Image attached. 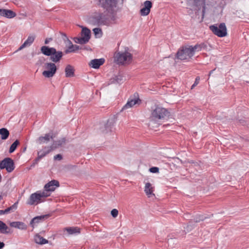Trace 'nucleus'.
I'll list each match as a JSON object with an SVG mask.
<instances>
[{
  "label": "nucleus",
  "instance_id": "f257e3e1",
  "mask_svg": "<svg viewBox=\"0 0 249 249\" xmlns=\"http://www.w3.org/2000/svg\"><path fill=\"white\" fill-rule=\"evenodd\" d=\"M40 51L44 55L50 56V59L54 63L59 62L64 55L62 51H56L55 48L47 46H42Z\"/></svg>",
  "mask_w": 249,
  "mask_h": 249
},
{
  "label": "nucleus",
  "instance_id": "f03ea898",
  "mask_svg": "<svg viewBox=\"0 0 249 249\" xmlns=\"http://www.w3.org/2000/svg\"><path fill=\"white\" fill-rule=\"evenodd\" d=\"M170 116V112L165 108L156 106L152 111L150 118L151 120L157 121L159 120L168 119Z\"/></svg>",
  "mask_w": 249,
  "mask_h": 249
},
{
  "label": "nucleus",
  "instance_id": "7ed1b4c3",
  "mask_svg": "<svg viewBox=\"0 0 249 249\" xmlns=\"http://www.w3.org/2000/svg\"><path fill=\"white\" fill-rule=\"evenodd\" d=\"M128 47L125 48L124 52H116L114 54V61L119 65H124V63H129L132 60L133 55L128 52Z\"/></svg>",
  "mask_w": 249,
  "mask_h": 249
},
{
  "label": "nucleus",
  "instance_id": "20e7f679",
  "mask_svg": "<svg viewBox=\"0 0 249 249\" xmlns=\"http://www.w3.org/2000/svg\"><path fill=\"white\" fill-rule=\"evenodd\" d=\"M98 5L109 12L116 8L118 4H122L124 0H97Z\"/></svg>",
  "mask_w": 249,
  "mask_h": 249
},
{
  "label": "nucleus",
  "instance_id": "39448f33",
  "mask_svg": "<svg viewBox=\"0 0 249 249\" xmlns=\"http://www.w3.org/2000/svg\"><path fill=\"white\" fill-rule=\"evenodd\" d=\"M193 55L194 53L190 45L181 47L176 53L177 58L181 60L191 58Z\"/></svg>",
  "mask_w": 249,
  "mask_h": 249
},
{
  "label": "nucleus",
  "instance_id": "423d86ee",
  "mask_svg": "<svg viewBox=\"0 0 249 249\" xmlns=\"http://www.w3.org/2000/svg\"><path fill=\"white\" fill-rule=\"evenodd\" d=\"M212 32L218 37H222L227 36V28L225 23H221L218 26L214 24L210 26Z\"/></svg>",
  "mask_w": 249,
  "mask_h": 249
},
{
  "label": "nucleus",
  "instance_id": "0eeeda50",
  "mask_svg": "<svg viewBox=\"0 0 249 249\" xmlns=\"http://www.w3.org/2000/svg\"><path fill=\"white\" fill-rule=\"evenodd\" d=\"M108 21L106 18H105V14L103 13L93 16L89 18V21L92 25L98 26L107 25Z\"/></svg>",
  "mask_w": 249,
  "mask_h": 249
},
{
  "label": "nucleus",
  "instance_id": "6e6552de",
  "mask_svg": "<svg viewBox=\"0 0 249 249\" xmlns=\"http://www.w3.org/2000/svg\"><path fill=\"white\" fill-rule=\"evenodd\" d=\"M15 168L14 161L10 158H5L0 162V169H6L7 172L11 173Z\"/></svg>",
  "mask_w": 249,
  "mask_h": 249
},
{
  "label": "nucleus",
  "instance_id": "1a4fd4ad",
  "mask_svg": "<svg viewBox=\"0 0 249 249\" xmlns=\"http://www.w3.org/2000/svg\"><path fill=\"white\" fill-rule=\"evenodd\" d=\"M44 67L48 70L43 71L42 75L46 78L53 77L57 71V67L55 64L52 62L46 63Z\"/></svg>",
  "mask_w": 249,
  "mask_h": 249
},
{
  "label": "nucleus",
  "instance_id": "9d476101",
  "mask_svg": "<svg viewBox=\"0 0 249 249\" xmlns=\"http://www.w3.org/2000/svg\"><path fill=\"white\" fill-rule=\"evenodd\" d=\"M188 2L192 3L194 6L197 8V11L200 10L202 7V16L203 18L205 11V0H188Z\"/></svg>",
  "mask_w": 249,
  "mask_h": 249
},
{
  "label": "nucleus",
  "instance_id": "9b49d317",
  "mask_svg": "<svg viewBox=\"0 0 249 249\" xmlns=\"http://www.w3.org/2000/svg\"><path fill=\"white\" fill-rule=\"evenodd\" d=\"M152 2L150 0H146L143 3V7L140 10V14L142 16H146L150 12L151 8L152 7Z\"/></svg>",
  "mask_w": 249,
  "mask_h": 249
},
{
  "label": "nucleus",
  "instance_id": "f8f14e48",
  "mask_svg": "<svg viewBox=\"0 0 249 249\" xmlns=\"http://www.w3.org/2000/svg\"><path fill=\"white\" fill-rule=\"evenodd\" d=\"M115 118L112 117L108 119L107 123L103 128H101L100 130L103 133H107L111 131V129L115 123Z\"/></svg>",
  "mask_w": 249,
  "mask_h": 249
},
{
  "label": "nucleus",
  "instance_id": "ddd939ff",
  "mask_svg": "<svg viewBox=\"0 0 249 249\" xmlns=\"http://www.w3.org/2000/svg\"><path fill=\"white\" fill-rule=\"evenodd\" d=\"M51 216L50 214H46L44 215H41L39 216H36L34 217L30 222V225L34 228L35 227V224H37L40 222H43L45 220L47 219Z\"/></svg>",
  "mask_w": 249,
  "mask_h": 249
},
{
  "label": "nucleus",
  "instance_id": "4468645a",
  "mask_svg": "<svg viewBox=\"0 0 249 249\" xmlns=\"http://www.w3.org/2000/svg\"><path fill=\"white\" fill-rule=\"evenodd\" d=\"M41 202L40 197L39 195V192H36L31 194L29 199L27 202V204L32 205L34 204H37Z\"/></svg>",
  "mask_w": 249,
  "mask_h": 249
},
{
  "label": "nucleus",
  "instance_id": "2eb2a0df",
  "mask_svg": "<svg viewBox=\"0 0 249 249\" xmlns=\"http://www.w3.org/2000/svg\"><path fill=\"white\" fill-rule=\"evenodd\" d=\"M55 186L59 187V182L58 181L53 179L46 183L44 188L47 192H53L55 189Z\"/></svg>",
  "mask_w": 249,
  "mask_h": 249
},
{
  "label": "nucleus",
  "instance_id": "dca6fc26",
  "mask_svg": "<svg viewBox=\"0 0 249 249\" xmlns=\"http://www.w3.org/2000/svg\"><path fill=\"white\" fill-rule=\"evenodd\" d=\"M105 18H106L108 20L107 25L111 23H115L117 20V15L114 12V9L112 11H108L107 14H105Z\"/></svg>",
  "mask_w": 249,
  "mask_h": 249
},
{
  "label": "nucleus",
  "instance_id": "f3484780",
  "mask_svg": "<svg viewBox=\"0 0 249 249\" xmlns=\"http://www.w3.org/2000/svg\"><path fill=\"white\" fill-rule=\"evenodd\" d=\"M16 13L11 10L0 9V16L8 18H11L16 16Z\"/></svg>",
  "mask_w": 249,
  "mask_h": 249
},
{
  "label": "nucleus",
  "instance_id": "a211bd4d",
  "mask_svg": "<svg viewBox=\"0 0 249 249\" xmlns=\"http://www.w3.org/2000/svg\"><path fill=\"white\" fill-rule=\"evenodd\" d=\"M105 60L104 58L94 59L91 60L89 63L90 67L97 69L105 63Z\"/></svg>",
  "mask_w": 249,
  "mask_h": 249
},
{
  "label": "nucleus",
  "instance_id": "6ab92c4d",
  "mask_svg": "<svg viewBox=\"0 0 249 249\" xmlns=\"http://www.w3.org/2000/svg\"><path fill=\"white\" fill-rule=\"evenodd\" d=\"M66 142L65 138H63L61 140L57 141H53L52 144L50 146L51 148H52V150L61 147L63 144H65Z\"/></svg>",
  "mask_w": 249,
  "mask_h": 249
},
{
  "label": "nucleus",
  "instance_id": "aec40b11",
  "mask_svg": "<svg viewBox=\"0 0 249 249\" xmlns=\"http://www.w3.org/2000/svg\"><path fill=\"white\" fill-rule=\"evenodd\" d=\"M81 36L83 37L86 40L89 42L91 37V31L87 27H82L81 32Z\"/></svg>",
  "mask_w": 249,
  "mask_h": 249
},
{
  "label": "nucleus",
  "instance_id": "412c9836",
  "mask_svg": "<svg viewBox=\"0 0 249 249\" xmlns=\"http://www.w3.org/2000/svg\"><path fill=\"white\" fill-rule=\"evenodd\" d=\"M10 226L22 230H26L27 229V226L24 222L20 221L11 222Z\"/></svg>",
  "mask_w": 249,
  "mask_h": 249
},
{
  "label": "nucleus",
  "instance_id": "4be33fe9",
  "mask_svg": "<svg viewBox=\"0 0 249 249\" xmlns=\"http://www.w3.org/2000/svg\"><path fill=\"white\" fill-rule=\"evenodd\" d=\"M75 70L71 65H67L65 69V76L66 77H72L74 76Z\"/></svg>",
  "mask_w": 249,
  "mask_h": 249
},
{
  "label": "nucleus",
  "instance_id": "5701e85b",
  "mask_svg": "<svg viewBox=\"0 0 249 249\" xmlns=\"http://www.w3.org/2000/svg\"><path fill=\"white\" fill-rule=\"evenodd\" d=\"M69 234H78L81 232V229L77 227H69L64 229Z\"/></svg>",
  "mask_w": 249,
  "mask_h": 249
},
{
  "label": "nucleus",
  "instance_id": "b1692460",
  "mask_svg": "<svg viewBox=\"0 0 249 249\" xmlns=\"http://www.w3.org/2000/svg\"><path fill=\"white\" fill-rule=\"evenodd\" d=\"M35 39V36H29L26 40L22 44L20 47L18 48V50H20L23 48L30 46L34 41Z\"/></svg>",
  "mask_w": 249,
  "mask_h": 249
},
{
  "label": "nucleus",
  "instance_id": "393cba45",
  "mask_svg": "<svg viewBox=\"0 0 249 249\" xmlns=\"http://www.w3.org/2000/svg\"><path fill=\"white\" fill-rule=\"evenodd\" d=\"M139 102H141V100L139 98L132 99L129 100L127 101V102L126 103V104L122 108V111H123L125 109L131 107L134 105H135V104L138 103Z\"/></svg>",
  "mask_w": 249,
  "mask_h": 249
},
{
  "label": "nucleus",
  "instance_id": "a878e982",
  "mask_svg": "<svg viewBox=\"0 0 249 249\" xmlns=\"http://www.w3.org/2000/svg\"><path fill=\"white\" fill-rule=\"evenodd\" d=\"M0 232L2 234H8L12 232L11 229L1 220H0Z\"/></svg>",
  "mask_w": 249,
  "mask_h": 249
},
{
  "label": "nucleus",
  "instance_id": "bb28decb",
  "mask_svg": "<svg viewBox=\"0 0 249 249\" xmlns=\"http://www.w3.org/2000/svg\"><path fill=\"white\" fill-rule=\"evenodd\" d=\"M34 241L35 243L40 245H44L48 243V240L44 238L38 234L35 235L34 237Z\"/></svg>",
  "mask_w": 249,
  "mask_h": 249
},
{
  "label": "nucleus",
  "instance_id": "cd10ccee",
  "mask_svg": "<svg viewBox=\"0 0 249 249\" xmlns=\"http://www.w3.org/2000/svg\"><path fill=\"white\" fill-rule=\"evenodd\" d=\"M10 133L9 130L6 128H1L0 129V135L2 140H6L9 137Z\"/></svg>",
  "mask_w": 249,
  "mask_h": 249
},
{
  "label": "nucleus",
  "instance_id": "c85d7f7f",
  "mask_svg": "<svg viewBox=\"0 0 249 249\" xmlns=\"http://www.w3.org/2000/svg\"><path fill=\"white\" fill-rule=\"evenodd\" d=\"M50 137L49 134L47 133L44 136H40L37 139V142L39 144L43 143H47L50 140Z\"/></svg>",
  "mask_w": 249,
  "mask_h": 249
},
{
  "label": "nucleus",
  "instance_id": "c756f323",
  "mask_svg": "<svg viewBox=\"0 0 249 249\" xmlns=\"http://www.w3.org/2000/svg\"><path fill=\"white\" fill-rule=\"evenodd\" d=\"M44 149H47L46 151H39L37 153L38 157L39 158L41 159L45 156H46L48 154H49L50 152H51L52 150V148H51L49 147H45Z\"/></svg>",
  "mask_w": 249,
  "mask_h": 249
},
{
  "label": "nucleus",
  "instance_id": "7c9ffc66",
  "mask_svg": "<svg viewBox=\"0 0 249 249\" xmlns=\"http://www.w3.org/2000/svg\"><path fill=\"white\" fill-rule=\"evenodd\" d=\"M72 39L75 43H77V44H82V45L85 44L88 42L82 36H81V37L76 36V37H73Z\"/></svg>",
  "mask_w": 249,
  "mask_h": 249
},
{
  "label": "nucleus",
  "instance_id": "2f4dec72",
  "mask_svg": "<svg viewBox=\"0 0 249 249\" xmlns=\"http://www.w3.org/2000/svg\"><path fill=\"white\" fill-rule=\"evenodd\" d=\"M153 188L151 184L149 182H147L145 184L144 192L147 195H150L153 194Z\"/></svg>",
  "mask_w": 249,
  "mask_h": 249
},
{
  "label": "nucleus",
  "instance_id": "473e14b6",
  "mask_svg": "<svg viewBox=\"0 0 249 249\" xmlns=\"http://www.w3.org/2000/svg\"><path fill=\"white\" fill-rule=\"evenodd\" d=\"M20 142L18 140H16L10 146L9 150L10 153H13L17 149L18 146Z\"/></svg>",
  "mask_w": 249,
  "mask_h": 249
},
{
  "label": "nucleus",
  "instance_id": "72a5a7b5",
  "mask_svg": "<svg viewBox=\"0 0 249 249\" xmlns=\"http://www.w3.org/2000/svg\"><path fill=\"white\" fill-rule=\"evenodd\" d=\"M123 77L122 75L118 74L113 78V82L119 84L123 81Z\"/></svg>",
  "mask_w": 249,
  "mask_h": 249
},
{
  "label": "nucleus",
  "instance_id": "f704fd0d",
  "mask_svg": "<svg viewBox=\"0 0 249 249\" xmlns=\"http://www.w3.org/2000/svg\"><path fill=\"white\" fill-rule=\"evenodd\" d=\"M73 47H74L73 44L70 45L67 47V48L65 50V51H64L65 53L68 54V53H74V50Z\"/></svg>",
  "mask_w": 249,
  "mask_h": 249
},
{
  "label": "nucleus",
  "instance_id": "c9c22d12",
  "mask_svg": "<svg viewBox=\"0 0 249 249\" xmlns=\"http://www.w3.org/2000/svg\"><path fill=\"white\" fill-rule=\"evenodd\" d=\"M190 47H191V49L193 51L194 54L196 52H199L201 51L198 43L196 44L194 46L190 45Z\"/></svg>",
  "mask_w": 249,
  "mask_h": 249
},
{
  "label": "nucleus",
  "instance_id": "e433bc0d",
  "mask_svg": "<svg viewBox=\"0 0 249 249\" xmlns=\"http://www.w3.org/2000/svg\"><path fill=\"white\" fill-rule=\"evenodd\" d=\"M39 192V195L40 197V198L42 197H47L48 196H50V194L48 193V192L46 191L45 190L40 192Z\"/></svg>",
  "mask_w": 249,
  "mask_h": 249
},
{
  "label": "nucleus",
  "instance_id": "4c0bfd02",
  "mask_svg": "<svg viewBox=\"0 0 249 249\" xmlns=\"http://www.w3.org/2000/svg\"><path fill=\"white\" fill-rule=\"evenodd\" d=\"M159 168L154 166L150 168L149 171L152 173H159Z\"/></svg>",
  "mask_w": 249,
  "mask_h": 249
},
{
  "label": "nucleus",
  "instance_id": "58836bf2",
  "mask_svg": "<svg viewBox=\"0 0 249 249\" xmlns=\"http://www.w3.org/2000/svg\"><path fill=\"white\" fill-rule=\"evenodd\" d=\"M93 32L95 36H97V35L101 34H102V29L100 28H95L93 29Z\"/></svg>",
  "mask_w": 249,
  "mask_h": 249
},
{
  "label": "nucleus",
  "instance_id": "ea45409f",
  "mask_svg": "<svg viewBox=\"0 0 249 249\" xmlns=\"http://www.w3.org/2000/svg\"><path fill=\"white\" fill-rule=\"evenodd\" d=\"M248 120L249 119H245V118L241 119L239 120L238 122L242 125L247 126V124L248 123Z\"/></svg>",
  "mask_w": 249,
  "mask_h": 249
},
{
  "label": "nucleus",
  "instance_id": "a19ab883",
  "mask_svg": "<svg viewBox=\"0 0 249 249\" xmlns=\"http://www.w3.org/2000/svg\"><path fill=\"white\" fill-rule=\"evenodd\" d=\"M118 214V211L116 209H113L111 211V215L113 218H115Z\"/></svg>",
  "mask_w": 249,
  "mask_h": 249
},
{
  "label": "nucleus",
  "instance_id": "79ce46f5",
  "mask_svg": "<svg viewBox=\"0 0 249 249\" xmlns=\"http://www.w3.org/2000/svg\"><path fill=\"white\" fill-rule=\"evenodd\" d=\"M199 80H200L199 77L197 76L195 79V81L194 83L191 87V89H194L199 83Z\"/></svg>",
  "mask_w": 249,
  "mask_h": 249
},
{
  "label": "nucleus",
  "instance_id": "37998d69",
  "mask_svg": "<svg viewBox=\"0 0 249 249\" xmlns=\"http://www.w3.org/2000/svg\"><path fill=\"white\" fill-rule=\"evenodd\" d=\"M41 159L39 158V157L37 156V158H36L33 161V162L31 165V168L34 167L36 164Z\"/></svg>",
  "mask_w": 249,
  "mask_h": 249
},
{
  "label": "nucleus",
  "instance_id": "c03bdc74",
  "mask_svg": "<svg viewBox=\"0 0 249 249\" xmlns=\"http://www.w3.org/2000/svg\"><path fill=\"white\" fill-rule=\"evenodd\" d=\"M198 45L200 48L201 50L206 49L207 48V46L205 43H201L198 44Z\"/></svg>",
  "mask_w": 249,
  "mask_h": 249
},
{
  "label": "nucleus",
  "instance_id": "a18cd8bd",
  "mask_svg": "<svg viewBox=\"0 0 249 249\" xmlns=\"http://www.w3.org/2000/svg\"><path fill=\"white\" fill-rule=\"evenodd\" d=\"M62 158H63L62 156L60 154H57L56 155H55L54 157V160H61L62 159Z\"/></svg>",
  "mask_w": 249,
  "mask_h": 249
},
{
  "label": "nucleus",
  "instance_id": "49530a36",
  "mask_svg": "<svg viewBox=\"0 0 249 249\" xmlns=\"http://www.w3.org/2000/svg\"><path fill=\"white\" fill-rule=\"evenodd\" d=\"M82 49L81 50H84L87 51H91V49L89 46H82Z\"/></svg>",
  "mask_w": 249,
  "mask_h": 249
},
{
  "label": "nucleus",
  "instance_id": "de8ad7c7",
  "mask_svg": "<svg viewBox=\"0 0 249 249\" xmlns=\"http://www.w3.org/2000/svg\"><path fill=\"white\" fill-rule=\"evenodd\" d=\"M18 202L15 203L14 204H13L11 206H10V207H11V210L12 211L13 210H16L17 208V204H18Z\"/></svg>",
  "mask_w": 249,
  "mask_h": 249
},
{
  "label": "nucleus",
  "instance_id": "09e8293b",
  "mask_svg": "<svg viewBox=\"0 0 249 249\" xmlns=\"http://www.w3.org/2000/svg\"><path fill=\"white\" fill-rule=\"evenodd\" d=\"M74 47H73V48H74V52H75L76 51H77L78 50H81L82 49V47H81V46L77 45H74Z\"/></svg>",
  "mask_w": 249,
  "mask_h": 249
},
{
  "label": "nucleus",
  "instance_id": "8fccbe9b",
  "mask_svg": "<svg viewBox=\"0 0 249 249\" xmlns=\"http://www.w3.org/2000/svg\"><path fill=\"white\" fill-rule=\"evenodd\" d=\"M49 134L50 136L51 137H50V139L53 140L56 137V134L53 133V131L49 133Z\"/></svg>",
  "mask_w": 249,
  "mask_h": 249
},
{
  "label": "nucleus",
  "instance_id": "3c124183",
  "mask_svg": "<svg viewBox=\"0 0 249 249\" xmlns=\"http://www.w3.org/2000/svg\"><path fill=\"white\" fill-rule=\"evenodd\" d=\"M52 39H53L52 38H46L45 40V42H44L45 44H48L50 41L52 40Z\"/></svg>",
  "mask_w": 249,
  "mask_h": 249
},
{
  "label": "nucleus",
  "instance_id": "603ef678",
  "mask_svg": "<svg viewBox=\"0 0 249 249\" xmlns=\"http://www.w3.org/2000/svg\"><path fill=\"white\" fill-rule=\"evenodd\" d=\"M4 210V212L6 213H9L11 211H12L11 210V207H9L8 208H7V209Z\"/></svg>",
  "mask_w": 249,
  "mask_h": 249
},
{
  "label": "nucleus",
  "instance_id": "864d4df0",
  "mask_svg": "<svg viewBox=\"0 0 249 249\" xmlns=\"http://www.w3.org/2000/svg\"><path fill=\"white\" fill-rule=\"evenodd\" d=\"M60 35L61 36V37H62V39L63 38H65V37H67V35L65 33H63V32H60Z\"/></svg>",
  "mask_w": 249,
  "mask_h": 249
},
{
  "label": "nucleus",
  "instance_id": "5fc2aeb1",
  "mask_svg": "<svg viewBox=\"0 0 249 249\" xmlns=\"http://www.w3.org/2000/svg\"><path fill=\"white\" fill-rule=\"evenodd\" d=\"M206 217H202V218H200V219H196V222H200V221H203V220H204L205 219H206Z\"/></svg>",
  "mask_w": 249,
  "mask_h": 249
},
{
  "label": "nucleus",
  "instance_id": "6e6d98bb",
  "mask_svg": "<svg viewBox=\"0 0 249 249\" xmlns=\"http://www.w3.org/2000/svg\"><path fill=\"white\" fill-rule=\"evenodd\" d=\"M5 244L3 242L0 241V249H2L4 248Z\"/></svg>",
  "mask_w": 249,
  "mask_h": 249
},
{
  "label": "nucleus",
  "instance_id": "4d7b16f0",
  "mask_svg": "<svg viewBox=\"0 0 249 249\" xmlns=\"http://www.w3.org/2000/svg\"><path fill=\"white\" fill-rule=\"evenodd\" d=\"M63 41L65 44H67V41L69 39L68 36L65 37V38H63Z\"/></svg>",
  "mask_w": 249,
  "mask_h": 249
},
{
  "label": "nucleus",
  "instance_id": "13d9d810",
  "mask_svg": "<svg viewBox=\"0 0 249 249\" xmlns=\"http://www.w3.org/2000/svg\"><path fill=\"white\" fill-rule=\"evenodd\" d=\"M71 44H73L72 42L69 39L67 41V44H66V45H68L69 46L70 45H71Z\"/></svg>",
  "mask_w": 249,
  "mask_h": 249
},
{
  "label": "nucleus",
  "instance_id": "bf43d9fd",
  "mask_svg": "<svg viewBox=\"0 0 249 249\" xmlns=\"http://www.w3.org/2000/svg\"><path fill=\"white\" fill-rule=\"evenodd\" d=\"M5 214L4 210H0V215Z\"/></svg>",
  "mask_w": 249,
  "mask_h": 249
},
{
  "label": "nucleus",
  "instance_id": "052dcab7",
  "mask_svg": "<svg viewBox=\"0 0 249 249\" xmlns=\"http://www.w3.org/2000/svg\"><path fill=\"white\" fill-rule=\"evenodd\" d=\"M26 150V147H24V148H23V149H22V152H25Z\"/></svg>",
  "mask_w": 249,
  "mask_h": 249
},
{
  "label": "nucleus",
  "instance_id": "680f3d73",
  "mask_svg": "<svg viewBox=\"0 0 249 249\" xmlns=\"http://www.w3.org/2000/svg\"><path fill=\"white\" fill-rule=\"evenodd\" d=\"M247 127L249 128V119L248 120V123L247 124Z\"/></svg>",
  "mask_w": 249,
  "mask_h": 249
},
{
  "label": "nucleus",
  "instance_id": "e2e57ef3",
  "mask_svg": "<svg viewBox=\"0 0 249 249\" xmlns=\"http://www.w3.org/2000/svg\"><path fill=\"white\" fill-rule=\"evenodd\" d=\"M2 196L1 195H0V200H1V199H2Z\"/></svg>",
  "mask_w": 249,
  "mask_h": 249
},
{
  "label": "nucleus",
  "instance_id": "0e129e2a",
  "mask_svg": "<svg viewBox=\"0 0 249 249\" xmlns=\"http://www.w3.org/2000/svg\"><path fill=\"white\" fill-rule=\"evenodd\" d=\"M172 239V238H170V239L169 238H167V242L168 243L169 241V240L170 239Z\"/></svg>",
  "mask_w": 249,
  "mask_h": 249
},
{
  "label": "nucleus",
  "instance_id": "69168bd1",
  "mask_svg": "<svg viewBox=\"0 0 249 249\" xmlns=\"http://www.w3.org/2000/svg\"><path fill=\"white\" fill-rule=\"evenodd\" d=\"M212 72H213V71H210V73H212Z\"/></svg>",
  "mask_w": 249,
  "mask_h": 249
}]
</instances>
